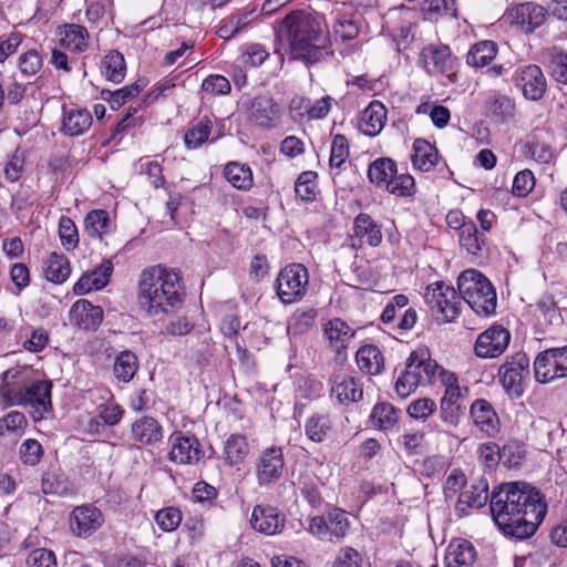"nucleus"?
<instances>
[{
	"label": "nucleus",
	"instance_id": "obj_3",
	"mask_svg": "<svg viewBox=\"0 0 567 567\" xmlns=\"http://www.w3.org/2000/svg\"><path fill=\"white\" fill-rule=\"evenodd\" d=\"M184 296L179 270L155 266L142 271L137 299L150 316L174 312L182 305Z\"/></svg>",
	"mask_w": 567,
	"mask_h": 567
},
{
	"label": "nucleus",
	"instance_id": "obj_47",
	"mask_svg": "<svg viewBox=\"0 0 567 567\" xmlns=\"http://www.w3.org/2000/svg\"><path fill=\"white\" fill-rule=\"evenodd\" d=\"M331 430V420L327 415H312L305 425V433L316 443L323 442Z\"/></svg>",
	"mask_w": 567,
	"mask_h": 567
},
{
	"label": "nucleus",
	"instance_id": "obj_38",
	"mask_svg": "<svg viewBox=\"0 0 567 567\" xmlns=\"http://www.w3.org/2000/svg\"><path fill=\"white\" fill-rule=\"evenodd\" d=\"M317 317L318 312L315 308H298L288 319V334L297 337L309 332L313 328Z\"/></svg>",
	"mask_w": 567,
	"mask_h": 567
},
{
	"label": "nucleus",
	"instance_id": "obj_17",
	"mask_svg": "<svg viewBox=\"0 0 567 567\" xmlns=\"http://www.w3.org/2000/svg\"><path fill=\"white\" fill-rule=\"evenodd\" d=\"M169 442L171 451L168 458L176 464L194 465L205 456L199 441L194 435L176 432L172 434Z\"/></svg>",
	"mask_w": 567,
	"mask_h": 567
},
{
	"label": "nucleus",
	"instance_id": "obj_51",
	"mask_svg": "<svg viewBox=\"0 0 567 567\" xmlns=\"http://www.w3.org/2000/svg\"><path fill=\"white\" fill-rule=\"evenodd\" d=\"M422 10L430 18L457 17L456 0H424Z\"/></svg>",
	"mask_w": 567,
	"mask_h": 567
},
{
	"label": "nucleus",
	"instance_id": "obj_61",
	"mask_svg": "<svg viewBox=\"0 0 567 567\" xmlns=\"http://www.w3.org/2000/svg\"><path fill=\"white\" fill-rule=\"evenodd\" d=\"M43 455L42 445L33 439L25 440L20 446L21 461L27 465H35Z\"/></svg>",
	"mask_w": 567,
	"mask_h": 567
},
{
	"label": "nucleus",
	"instance_id": "obj_40",
	"mask_svg": "<svg viewBox=\"0 0 567 567\" xmlns=\"http://www.w3.org/2000/svg\"><path fill=\"white\" fill-rule=\"evenodd\" d=\"M138 370V359L136 354L130 350L121 351L114 359L113 374L124 383L130 382Z\"/></svg>",
	"mask_w": 567,
	"mask_h": 567
},
{
	"label": "nucleus",
	"instance_id": "obj_36",
	"mask_svg": "<svg viewBox=\"0 0 567 567\" xmlns=\"http://www.w3.org/2000/svg\"><path fill=\"white\" fill-rule=\"evenodd\" d=\"M41 489L47 495L60 497L73 494L72 485L60 470H48L43 473Z\"/></svg>",
	"mask_w": 567,
	"mask_h": 567
},
{
	"label": "nucleus",
	"instance_id": "obj_8",
	"mask_svg": "<svg viewBox=\"0 0 567 567\" xmlns=\"http://www.w3.org/2000/svg\"><path fill=\"white\" fill-rule=\"evenodd\" d=\"M308 284L307 268L301 264H291L279 271L275 288L281 302L289 305L303 298Z\"/></svg>",
	"mask_w": 567,
	"mask_h": 567
},
{
	"label": "nucleus",
	"instance_id": "obj_29",
	"mask_svg": "<svg viewBox=\"0 0 567 567\" xmlns=\"http://www.w3.org/2000/svg\"><path fill=\"white\" fill-rule=\"evenodd\" d=\"M476 559L474 546L466 539H454L445 555L446 567H470Z\"/></svg>",
	"mask_w": 567,
	"mask_h": 567
},
{
	"label": "nucleus",
	"instance_id": "obj_44",
	"mask_svg": "<svg viewBox=\"0 0 567 567\" xmlns=\"http://www.w3.org/2000/svg\"><path fill=\"white\" fill-rule=\"evenodd\" d=\"M124 56L118 51L109 52L102 61V72L105 78L114 83H120L125 76Z\"/></svg>",
	"mask_w": 567,
	"mask_h": 567
},
{
	"label": "nucleus",
	"instance_id": "obj_55",
	"mask_svg": "<svg viewBox=\"0 0 567 567\" xmlns=\"http://www.w3.org/2000/svg\"><path fill=\"white\" fill-rule=\"evenodd\" d=\"M212 124L209 121H200L185 134L184 142L187 148H197L209 137Z\"/></svg>",
	"mask_w": 567,
	"mask_h": 567
},
{
	"label": "nucleus",
	"instance_id": "obj_48",
	"mask_svg": "<svg viewBox=\"0 0 567 567\" xmlns=\"http://www.w3.org/2000/svg\"><path fill=\"white\" fill-rule=\"evenodd\" d=\"M371 419L375 426L386 431L396 424L399 411L390 403H379L373 408Z\"/></svg>",
	"mask_w": 567,
	"mask_h": 567
},
{
	"label": "nucleus",
	"instance_id": "obj_7",
	"mask_svg": "<svg viewBox=\"0 0 567 567\" xmlns=\"http://www.w3.org/2000/svg\"><path fill=\"white\" fill-rule=\"evenodd\" d=\"M424 300L439 321H453L461 312L460 291L443 281L429 285L424 292Z\"/></svg>",
	"mask_w": 567,
	"mask_h": 567
},
{
	"label": "nucleus",
	"instance_id": "obj_10",
	"mask_svg": "<svg viewBox=\"0 0 567 567\" xmlns=\"http://www.w3.org/2000/svg\"><path fill=\"white\" fill-rule=\"evenodd\" d=\"M512 82L522 95L533 102L543 99L547 91V81L543 70L536 64H524L515 69Z\"/></svg>",
	"mask_w": 567,
	"mask_h": 567
},
{
	"label": "nucleus",
	"instance_id": "obj_49",
	"mask_svg": "<svg viewBox=\"0 0 567 567\" xmlns=\"http://www.w3.org/2000/svg\"><path fill=\"white\" fill-rule=\"evenodd\" d=\"M317 173L312 171L302 172L295 184L296 195L305 202H312L317 196Z\"/></svg>",
	"mask_w": 567,
	"mask_h": 567
},
{
	"label": "nucleus",
	"instance_id": "obj_41",
	"mask_svg": "<svg viewBox=\"0 0 567 567\" xmlns=\"http://www.w3.org/2000/svg\"><path fill=\"white\" fill-rule=\"evenodd\" d=\"M224 176L235 188L240 190H248L254 184L250 167L238 162H229L224 168Z\"/></svg>",
	"mask_w": 567,
	"mask_h": 567
},
{
	"label": "nucleus",
	"instance_id": "obj_26",
	"mask_svg": "<svg viewBox=\"0 0 567 567\" xmlns=\"http://www.w3.org/2000/svg\"><path fill=\"white\" fill-rule=\"evenodd\" d=\"M386 109L380 101H372L361 113L359 128L368 136L374 137L386 123Z\"/></svg>",
	"mask_w": 567,
	"mask_h": 567
},
{
	"label": "nucleus",
	"instance_id": "obj_16",
	"mask_svg": "<svg viewBox=\"0 0 567 567\" xmlns=\"http://www.w3.org/2000/svg\"><path fill=\"white\" fill-rule=\"evenodd\" d=\"M423 56L430 74L445 75L451 83L457 81V60L447 45H429L423 50Z\"/></svg>",
	"mask_w": 567,
	"mask_h": 567
},
{
	"label": "nucleus",
	"instance_id": "obj_46",
	"mask_svg": "<svg viewBox=\"0 0 567 567\" xmlns=\"http://www.w3.org/2000/svg\"><path fill=\"white\" fill-rule=\"evenodd\" d=\"M458 240L462 248L468 254L478 256L482 247L485 244L483 236L478 235L476 225L473 221H467L458 234Z\"/></svg>",
	"mask_w": 567,
	"mask_h": 567
},
{
	"label": "nucleus",
	"instance_id": "obj_5",
	"mask_svg": "<svg viewBox=\"0 0 567 567\" xmlns=\"http://www.w3.org/2000/svg\"><path fill=\"white\" fill-rule=\"evenodd\" d=\"M442 372H449L431 358L427 348L420 347L412 351L405 361V369L395 382L396 394L405 399L420 384L432 382L435 378L442 380Z\"/></svg>",
	"mask_w": 567,
	"mask_h": 567
},
{
	"label": "nucleus",
	"instance_id": "obj_42",
	"mask_svg": "<svg viewBox=\"0 0 567 567\" xmlns=\"http://www.w3.org/2000/svg\"><path fill=\"white\" fill-rule=\"evenodd\" d=\"M396 173V164L388 157L375 159L370 164L368 169V177L370 182L378 187H385L390 179Z\"/></svg>",
	"mask_w": 567,
	"mask_h": 567
},
{
	"label": "nucleus",
	"instance_id": "obj_15",
	"mask_svg": "<svg viewBox=\"0 0 567 567\" xmlns=\"http://www.w3.org/2000/svg\"><path fill=\"white\" fill-rule=\"evenodd\" d=\"M104 524V515L96 506L87 504L76 506L70 515L71 533L79 538H87Z\"/></svg>",
	"mask_w": 567,
	"mask_h": 567
},
{
	"label": "nucleus",
	"instance_id": "obj_24",
	"mask_svg": "<svg viewBox=\"0 0 567 567\" xmlns=\"http://www.w3.org/2000/svg\"><path fill=\"white\" fill-rule=\"evenodd\" d=\"M470 415L475 426L487 436H494L499 431V419L487 400H475L470 408Z\"/></svg>",
	"mask_w": 567,
	"mask_h": 567
},
{
	"label": "nucleus",
	"instance_id": "obj_27",
	"mask_svg": "<svg viewBox=\"0 0 567 567\" xmlns=\"http://www.w3.org/2000/svg\"><path fill=\"white\" fill-rule=\"evenodd\" d=\"M92 125V115L86 109L64 107L61 132L68 136L83 135Z\"/></svg>",
	"mask_w": 567,
	"mask_h": 567
},
{
	"label": "nucleus",
	"instance_id": "obj_54",
	"mask_svg": "<svg viewBox=\"0 0 567 567\" xmlns=\"http://www.w3.org/2000/svg\"><path fill=\"white\" fill-rule=\"evenodd\" d=\"M349 157V143L344 135L338 134L331 143L329 164L331 169H340Z\"/></svg>",
	"mask_w": 567,
	"mask_h": 567
},
{
	"label": "nucleus",
	"instance_id": "obj_20",
	"mask_svg": "<svg viewBox=\"0 0 567 567\" xmlns=\"http://www.w3.org/2000/svg\"><path fill=\"white\" fill-rule=\"evenodd\" d=\"M285 466L284 453L280 447L266 449L257 464L256 476L259 485H267L280 478Z\"/></svg>",
	"mask_w": 567,
	"mask_h": 567
},
{
	"label": "nucleus",
	"instance_id": "obj_52",
	"mask_svg": "<svg viewBox=\"0 0 567 567\" xmlns=\"http://www.w3.org/2000/svg\"><path fill=\"white\" fill-rule=\"evenodd\" d=\"M328 530L331 537L342 539L350 527L348 515L340 508H332L327 513Z\"/></svg>",
	"mask_w": 567,
	"mask_h": 567
},
{
	"label": "nucleus",
	"instance_id": "obj_31",
	"mask_svg": "<svg viewBox=\"0 0 567 567\" xmlns=\"http://www.w3.org/2000/svg\"><path fill=\"white\" fill-rule=\"evenodd\" d=\"M60 43L72 52H84L89 48V32L80 24H65L59 28Z\"/></svg>",
	"mask_w": 567,
	"mask_h": 567
},
{
	"label": "nucleus",
	"instance_id": "obj_28",
	"mask_svg": "<svg viewBox=\"0 0 567 567\" xmlns=\"http://www.w3.org/2000/svg\"><path fill=\"white\" fill-rule=\"evenodd\" d=\"M485 109L488 115L499 123L509 122L516 114L515 100L499 92H492L488 95Z\"/></svg>",
	"mask_w": 567,
	"mask_h": 567
},
{
	"label": "nucleus",
	"instance_id": "obj_56",
	"mask_svg": "<svg viewBox=\"0 0 567 567\" xmlns=\"http://www.w3.org/2000/svg\"><path fill=\"white\" fill-rule=\"evenodd\" d=\"M155 522L163 532H174L182 522V513L177 507H165L155 515Z\"/></svg>",
	"mask_w": 567,
	"mask_h": 567
},
{
	"label": "nucleus",
	"instance_id": "obj_62",
	"mask_svg": "<svg viewBox=\"0 0 567 567\" xmlns=\"http://www.w3.org/2000/svg\"><path fill=\"white\" fill-rule=\"evenodd\" d=\"M333 34L341 41L352 40L359 34V28L350 17L340 16L333 24Z\"/></svg>",
	"mask_w": 567,
	"mask_h": 567
},
{
	"label": "nucleus",
	"instance_id": "obj_21",
	"mask_svg": "<svg viewBox=\"0 0 567 567\" xmlns=\"http://www.w3.org/2000/svg\"><path fill=\"white\" fill-rule=\"evenodd\" d=\"M488 501V483L485 478H480L471 484V486L462 492L455 505V513L458 518L465 517L471 509H480L486 505Z\"/></svg>",
	"mask_w": 567,
	"mask_h": 567
},
{
	"label": "nucleus",
	"instance_id": "obj_35",
	"mask_svg": "<svg viewBox=\"0 0 567 567\" xmlns=\"http://www.w3.org/2000/svg\"><path fill=\"white\" fill-rule=\"evenodd\" d=\"M249 454L247 437L241 434H230L224 443V461L228 466H236L246 460Z\"/></svg>",
	"mask_w": 567,
	"mask_h": 567
},
{
	"label": "nucleus",
	"instance_id": "obj_64",
	"mask_svg": "<svg viewBox=\"0 0 567 567\" xmlns=\"http://www.w3.org/2000/svg\"><path fill=\"white\" fill-rule=\"evenodd\" d=\"M332 567H362V557L354 548L343 547L338 551Z\"/></svg>",
	"mask_w": 567,
	"mask_h": 567
},
{
	"label": "nucleus",
	"instance_id": "obj_2",
	"mask_svg": "<svg viewBox=\"0 0 567 567\" xmlns=\"http://www.w3.org/2000/svg\"><path fill=\"white\" fill-rule=\"evenodd\" d=\"M489 509L493 520L505 535L525 539L537 530L547 513V505L534 486L511 482L492 493Z\"/></svg>",
	"mask_w": 567,
	"mask_h": 567
},
{
	"label": "nucleus",
	"instance_id": "obj_39",
	"mask_svg": "<svg viewBox=\"0 0 567 567\" xmlns=\"http://www.w3.org/2000/svg\"><path fill=\"white\" fill-rule=\"evenodd\" d=\"M498 47L492 40L478 41L470 49L466 55V63L473 68L488 65L497 55Z\"/></svg>",
	"mask_w": 567,
	"mask_h": 567
},
{
	"label": "nucleus",
	"instance_id": "obj_63",
	"mask_svg": "<svg viewBox=\"0 0 567 567\" xmlns=\"http://www.w3.org/2000/svg\"><path fill=\"white\" fill-rule=\"evenodd\" d=\"M549 66L554 79L559 83L567 84V53L554 50Z\"/></svg>",
	"mask_w": 567,
	"mask_h": 567
},
{
	"label": "nucleus",
	"instance_id": "obj_34",
	"mask_svg": "<svg viewBox=\"0 0 567 567\" xmlns=\"http://www.w3.org/2000/svg\"><path fill=\"white\" fill-rule=\"evenodd\" d=\"M324 333L329 339L330 346L340 354L341 350L347 349L349 342L354 337V330L343 320L331 319L324 327Z\"/></svg>",
	"mask_w": 567,
	"mask_h": 567
},
{
	"label": "nucleus",
	"instance_id": "obj_11",
	"mask_svg": "<svg viewBox=\"0 0 567 567\" xmlns=\"http://www.w3.org/2000/svg\"><path fill=\"white\" fill-rule=\"evenodd\" d=\"M445 386V392L440 402V417L451 425L457 426L465 408L460 403L462 389L458 385L457 377L454 372H442L440 381Z\"/></svg>",
	"mask_w": 567,
	"mask_h": 567
},
{
	"label": "nucleus",
	"instance_id": "obj_18",
	"mask_svg": "<svg viewBox=\"0 0 567 567\" xmlns=\"http://www.w3.org/2000/svg\"><path fill=\"white\" fill-rule=\"evenodd\" d=\"M511 341V333L502 326H493L476 339L474 351L478 358L492 359L504 353Z\"/></svg>",
	"mask_w": 567,
	"mask_h": 567
},
{
	"label": "nucleus",
	"instance_id": "obj_45",
	"mask_svg": "<svg viewBox=\"0 0 567 567\" xmlns=\"http://www.w3.org/2000/svg\"><path fill=\"white\" fill-rule=\"evenodd\" d=\"M84 225L90 237L102 239L103 235L110 233V216L103 209L92 210L86 215Z\"/></svg>",
	"mask_w": 567,
	"mask_h": 567
},
{
	"label": "nucleus",
	"instance_id": "obj_6",
	"mask_svg": "<svg viewBox=\"0 0 567 567\" xmlns=\"http://www.w3.org/2000/svg\"><path fill=\"white\" fill-rule=\"evenodd\" d=\"M457 289L471 309L478 316L495 313L497 296L492 282L476 269H466L457 278Z\"/></svg>",
	"mask_w": 567,
	"mask_h": 567
},
{
	"label": "nucleus",
	"instance_id": "obj_58",
	"mask_svg": "<svg viewBox=\"0 0 567 567\" xmlns=\"http://www.w3.org/2000/svg\"><path fill=\"white\" fill-rule=\"evenodd\" d=\"M524 456L525 449L518 442L511 441L501 449V461L509 468L519 465Z\"/></svg>",
	"mask_w": 567,
	"mask_h": 567
},
{
	"label": "nucleus",
	"instance_id": "obj_50",
	"mask_svg": "<svg viewBox=\"0 0 567 567\" xmlns=\"http://www.w3.org/2000/svg\"><path fill=\"white\" fill-rule=\"evenodd\" d=\"M146 86V82L142 79L137 80L131 85L123 86L115 91H110L107 97L112 109H118L128 100L137 96L141 91Z\"/></svg>",
	"mask_w": 567,
	"mask_h": 567
},
{
	"label": "nucleus",
	"instance_id": "obj_12",
	"mask_svg": "<svg viewBox=\"0 0 567 567\" xmlns=\"http://www.w3.org/2000/svg\"><path fill=\"white\" fill-rule=\"evenodd\" d=\"M546 17L547 10L543 6L535 2H523L507 9L503 20L525 33H530L546 21Z\"/></svg>",
	"mask_w": 567,
	"mask_h": 567
},
{
	"label": "nucleus",
	"instance_id": "obj_4",
	"mask_svg": "<svg viewBox=\"0 0 567 567\" xmlns=\"http://www.w3.org/2000/svg\"><path fill=\"white\" fill-rule=\"evenodd\" d=\"M28 371L21 368L9 369L3 373L2 398L7 406L21 405L31 410L33 419L41 420L45 413L52 410L50 380H37L17 386L24 382Z\"/></svg>",
	"mask_w": 567,
	"mask_h": 567
},
{
	"label": "nucleus",
	"instance_id": "obj_13",
	"mask_svg": "<svg viewBox=\"0 0 567 567\" xmlns=\"http://www.w3.org/2000/svg\"><path fill=\"white\" fill-rule=\"evenodd\" d=\"M529 374V359L523 352L508 357L499 368V380L505 391L515 396L523 394V380Z\"/></svg>",
	"mask_w": 567,
	"mask_h": 567
},
{
	"label": "nucleus",
	"instance_id": "obj_53",
	"mask_svg": "<svg viewBox=\"0 0 567 567\" xmlns=\"http://www.w3.org/2000/svg\"><path fill=\"white\" fill-rule=\"evenodd\" d=\"M385 189L400 197H409L415 193V181L410 174H398L390 179Z\"/></svg>",
	"mask_w": 567,
	"mask_h": 567
},
{
	"label": "nucleus",
	"instance_id": "obj_19",
	"mask_svg": "<svg viewBox=\"0 0 567 567\" xmlns=\"http://www.w3.org/2000/svg\"><path fill=\"white\" fill-rule=\"evenodd\" d=\"M330 395L340 404L348 405L360 401L363 396V388L360 379L342 370L334 371L330 378Z\"/></svg>",
	"mask_w": 567,
	"mask_h": 567
},
{
	"label": "nucleus",
	"instance_id": "obj_37",
	"mask_svg": "<svg viewBox=\"0 0 567 567\" xmlns=\"http://www.w3.org/2000/svg\"><path fill=\"white\" fill-rule=\"evenodd\" d=\"M353 231L355 237L371 247H377L382 241L380 227L368 214L361 213L354 218Z\"/></svg>",
	"mask_w": 567,
	"mask_h": 567
},
{
	"label": "nucleus",
	"instance_id": "obj_1",
	"mask_svg": "<svg viewBox=\"0 0 567 567\" xmlns=\"http://www.w3.org/2000/svg\"><path fill=\"white\" fill-rule=\"evenodd\" d=\"M276 53L306 66L326 62L334 56L329 29L322 14L295 10L275 27Z\"/></svg>",
	"mask_w": 567,
	"mask_h": 567
},
{
	"label": "nucleus",
	"instance_id": "obj_14",
	"mask_svg": "<svg viewBox=\"0 0 567 567\" xmlns=\"http://www.w3.org/2000/svg\"><path fill=\"white\" fill-rule=\"evenodd\" d=\"M248 121L260 128H271L280 117V106L271 96L258 95L243 104Z\"/></svg>",
	"mask_w": 567,
	"mask_h": 567
},
{
	"label": "nucleus",
	"instance_id": "obj_22",
	"mask_svg": "<svg viewBox=\"0 0 567 567\" xmlns=\"http://www.w3.org/2000/svg\"><path fill=\"white\" fill-rule=\"evenodd\" d=\"M70 323L83 330H95L103 320V310L86 299L74 302L69 312Z\"/></svg>",
	"mask_w": 567,
	"mask_h": 567
},
{
	"label": "nucleus",
	"instance_id": "obj_43",
	"mask_svg": "<svg viewBox=\"0 0 567 567\" xmlns=\"http://www.w3.org/2000/svg\"><path fill=\"white\" fill-rule=\"evenodd\" d=\"M71 268L66 257L52 252L48 258L44 267V276L47 280L53 284H63L70 276Z\"/></svg>",
	"mask_w": 567,
	"mask_h": 567
},
{
	"label": "nucleus",
	"instance_id": "obj_32",
	"mask_svg": "<svg viewBox=\"0 0 567 567\" xmlns=\"http://www.w3.org/2000/svg\"><path fill=\"white\" fill-rule=\"evenodd\" d=\"M132 437L142 444H155L163 437L162 426L154 417L143 416L132 424Z\"/></svg>",
	"mask_w": 567,
	"mask_h": 567
},
{
	"label": "nucleus",
	"instance_id": "obj_60",
	"mask_svg": "<svg viewBox=\"0 0 567 567\" xmlns=\"http://www.w3.org/2000/svg\"><path fill=\"white\" fill-rule=\"evenodd\" d=\"M28 567H56V556L48 548H37L27 556Z\"/></svg>",
	"mask_w": 567,
	"mask_h": 567
},
{
	"label": "nucleus",
	"instance_id": "obj_33",
	"mask_svg": "<svg viewBox=\"0 0 567 567\" xmlns=\"http://www.w3.org/2000/svg\"><path fill=\"white\" fill-rule=\"evenodd\" d=\"M359 369L370 375H378L384 369V358L381 350L373 344L361 347L355 354Z\"/></svg>",
	"mask_w": 567,
	"mask_h": 567
},
{
	"label": "nucleus",
	"instance_id": "obj_25",
	"mask_svg": "<svg viewBox=\"0 0 567 567\" xmlns=\"http://www.w3.org/2000/svg\"><path fill=\"white\" fill-rule=\"evenodd\" d=\"M113 271L111 260H104L97 268L90 274H84L73 286V292L76 296L86 295L93 290L104 288Z\"/></svg>",
	"mask_w": 567,
	"mask_h": 567
},
{
	"label": "nucleus",
	"instance_id": "obj_9",
	"mask_svg": "<svg viewBox=\"0 0 567 567\" xmlns=\"http://www.w3.org/2000/svg\"><path fill=\"white\" fill-rule=\"evenodd\" d=\"M534 372L540 383L567 377V347L540 352L534 361Z\"/></svg>",
	"mask_w": 567,
	"mask_h": 567
},
{
	"label": "nucleus",
	"instance_id": "obj_30",
	"mask_svg": "<svg viewBox=\"0 0 567 567\" xmlns=\"http://www.w3.org/2000/svg\"><path fill=\"white\" fill-rule=\"evenodd\" d=\"M411 162L415 169L432 171L439 162V152L434 145L423 138L413 142Z\"/></svg>",
	"mask_w": 567,
	"mask_h": 567
},
{
	"label": "nucleus",
	"instance_id": "obj_23",
	"mask_svg": "<svg viewBox=\"0 0 567 567\" xmlns=\"http://www.w3.org/2000/svg\"><path fill=\"white\" fill-rule=\"evenodd\" d=\"M250 523L255 530L266 535H275L282 530L285 516L276 507L257 505L254 507Z\"/></svg>",
	"mask_w": 567,
	"mask_h": 567
},
{
	"label": "nucleus",
	"instance_id": "obj_59",
	"mask_svg": "<svg viewBox=\"0 0 567 567\" xmlns=\"http://www.w3.org/2000/svg\"><path fill=\"white\" fill-rule=\"evenodd\" d=\"M301 496L312 507L319 508L323 504L318 478L305 480L300 488Z\"/></svg>",
	"mask_w": 567,
	"mask_h": 567
},
{
	"label": "nucleus",
	"instance_id": "obj_57",
	"mask_svg": "<svg viewBox=\"0 0 567 567\" xmlns=\"http://www.w3.org/2000/svg\"><path fill=\"white\" fill-rule=\"evenodd\" d=\"M59 236L65 249H74L79 244V234L73 220L62 216L59 221Z\"/></svg>",
	"mask_w": 567,
	"mask_h": 567
}]
</instances>
